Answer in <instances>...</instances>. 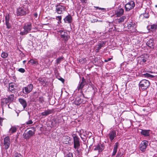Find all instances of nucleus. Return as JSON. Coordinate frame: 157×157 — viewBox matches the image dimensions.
<instances>
[{
    "instance_id": "1",
    "label": "nucleus",
    "mask_w": 157,
    "mask_h": 157,
    "mask_svg": "<svg viewBox=\"0 0 157 157\" xmlns=\"http://www.w3.org/2000/svg\"><path fill=\"white\" fill-rule=\"evenodd\" d=\"M32 130H29L26 132V131L23 134L24 138L26 140L29 139L31 137L33 136L36 132V128L34 127H32L31 128Z\"/></svg>"
},
{
    "instance_id": "2",
    "label": "nucleus",
    "mask_w": 157,
    "mask_h": 157,
    "mask_svg": "<svg viewBox=\"0 0 157 157\" xmlns=\"http://www.w3.org/2000/svg\"><path fill=\"white\" fill-rule=\"evenodd\" d=\"M29 11L27 8L22 6L17 9L16 14L17 17H21L25 15L28 14Z\"/></svg>"
},
{
    "instance_id": "3",
    "label": "nucleus",
    "mask_w": 157,
    "mask_h": 157,
    "mask_svg": "<svg viewBox=\"0 0 157 157\" xmlns=\"http://www.w3.org/2000/svg\"><path fill=\"white\" fill-rule=\"evenodd\" d=\"M150 84V83L149 81L146 79H143L141 80L139 83V87L142 90H145L148 88Z\"/></svg>"
},
{
    "instance_id": "4",
    "label": "nucleus",
    "mask_w": 157,
    "mask_h": 157,
    "mask_svg": "<svg viewBox=\"0 0 157 157\" xmlns=\"http://www.w3.org/2000/svg\"><path fill=\"white\" fill-rule=\"evenodd\" d=\"M24 30L20 32V34L22 35H25L29 33L32 29V25L31 23L25 25L23 26Z\"/></svg>"
},
{
    "instance_id": "5",
    "label": "nucleus",
    "mask_w": 157,
    "mask_h": 157,
    "mask_svg": "<svg viewBox=\"0 0 157 157\" xmlns=\"http://www.w3.org/2000/svg\"><path fill=\"white\" fill-rule=\"evenodd\" d=\"M73 138L74 147L77 149V151L79 152L78 149L80 146V139L77 135L74 134L72 135Z\"/></svg>"
},
{
    "instance_id": "6",
    "label": "nucleus",
    "mask_w": 157,
    "mask_h": 157,
    "mask_svg": "<svg viewBox=\"0 0 157 157\" xmlns=\"http://www.w3.org/2000/svg\"><path fill=\"white\" fill-rule=\"evenodd\" d=\"M14 99V94H11L8 96L7 98H4L2 99L1 103L2 105H4L5 104H7L8 103L12 102Z\"/></svg>"
},
{
    "instance_id": "7",
    "label": "nucleus",
    "mask_w": 157,
    "mask_h": 157,
    "mask_svg": "<svg viewBox=\"0 0 157 157\" xmlns=\"http://www.w3.org/2000/svg\"><path fill=\"white\" fill-rule=\"evenodd\" d=\"M135 6V3L134 1H131L126 4L124 6L126 11H128L133 9Z\"/></svg>"
},
{
    "instance_id": "8",
    "label": "nucleus",
    "mask_w": 157,
    "mask_h": 157,
    "mask_svg": "<svg viewBox=\"0 0 157 157\" xmlns=\"http://www.w3.org/2000/svg\"><path fill=\"white\" fill-rule=\"evenodd\" d=\"M33 85L31 84L28 85L27 86L23 88V92L25 94H27L30 93L33 89Z\"/></svg>"
},
{
    "instance_id": "9",
    "label": "nucleus",
    "mask_w": 157,
    "mask_h": 157,
    "mask_svg": "<svg viewBox=\"0 0 157 157\" xmlns=\"http://www.w3.org/2000/svg\"><path fill=\"white\" fill-rule=\"evenodd\" d=\"M56 11L58 14H61L65 10V7L62 5H59L56 6Z\"/></svg>"
},
{
    "instance_id": "10",
    "label": "nucleus",
    "mask_w": 157,
    "mask_h": 157,
    "mask_svg": "<svg viewBox=\"0 0 157 157\" xmlns=\"http://www.w3.org/2000/svg\"><path fill=\"white\" fill-rule=\"evenodd\" d=\"M4 144L5 148L6 149H8L9 147L10 144V137L9 136H7L4 138Z\"/></svg>"
},
{
    "instance_id": "11",
    "label": "nucleus",
    "mask_w": 157,
    "mask_h": 157,
    "mask_svg": "<svg viewBox=\"0 0 157 157\" xmlns=\"http://www.w3.org/2000/svg\"><path fill=\"white\" fill-rule=\"evenodd\" d=\"M110 140L112 142L114 138L116 136V132L113 130L110 132L108 134Z\"/></svg>"
},
{
    "instance_id": "12",
    "label": "nucleus",
    "mask_w": 157,
    "mask_h": 157,
    "mask_svg": "<svg viewBox=\"0 0 157 157\" xmlns=\"http://www.w3.org/2000/svg\"><path fill=\"white\" fill-rule=\"evenodd\" d=\"M86 79L84 77H82V79L81 81L79 82L78 86V90L82 89L84 87L85 85L86 84Z\"/></svg>"
},
{
    "instance_id": "13",
    "label": "nucleus",
    "mask_w": 157,
    "mask_h": 157,
    "mask_svg": "<svg viewBox=\"0 0 157 157\" xmlns=\"http://www.w3.org/2000/svg\"><path fill=\"white\" fill-rule=\"evenodd\" d=\"M65 23H71L72 21V18L70 14L66 16L63 19Z\"/></svg>"
},
{
    "instance_id": "14",
    "label": "nucleus",
    "mask_w": 157,
    "mask_h": 157,
    "mask_svg": "<svg viewBox=\"0 0 157 157\" xmlns=\"http://www.w3.org/2000/svg\"><path fill=\"white\" fill-rule=\"evenodd\" d=\"M53 111L54 110L53 109H48L45 110L44 112L41 113V115L43 116H46L52 113Z\"/></svg>"
},
{
    "instance_id": "15",
    "label": "nucleus",
    "mask_w": 157,
    "mask_h": 157,
    "mask_svg": "<svg viewBox=\"0 0 157 157\" xmlns=\"http://www.w3.org/2000/svg\"><path fill=\"white\" fill-rule=\"evenodd\" d=\"M105 43L104 41H102L101 43L98 44L97 45L96 47L95 52H99V50L101 49V48L103 47L104 45L105 44Z\"/></svg>"
},
{
    "instance_id": "16",
    "label": "nucleus",
    "mask_w": 157,
    "mask_h": 157,
    "mask_svg": "<svg viewBox=\"0 0 157 157\" xmlns=\"http://www.w3.org/2000/svg\"><path fill=\"white\" fill-rule=\"evenodd\" d=\"M63 139L64 143L66 144H72L73 142H71V138L68 136H63Z\"/></svg>"
},
{
    "instance_id": "17",
    "label": "nucleus",
    "mask_w": 157,
    "mask_h": 157,
    "mask_svg": "<svg viewBox=\"0 0 157 157\" xmlns=\"http://www.w3.org/2000/svg\"><path fill=\"white\" fill-rule=\"evenodd\" d=\"M124 12V10L122 8L119 9L115 11V14L117 17H120L122 15Z\"/></svg>"
},
{
    "instance_id": "18",
    "label": "nucleus",
    "mask_w": 157,
    "mask_h": 157,
    "mask_svg": "<svg viewBox=\"0 0 157 157\" xmlns=\"http://www.w3.org/2000/svg\"><path fill=\"white\" fill-rule=\"evenodd\" d=\"M104 149V146L102 144H98L94 148V150H98L99 152L102 151Z\"/></svg>"
},
{
    "instance_id": "19",
    "label": "nucleus",
    "mask_w": 157,
    "mask_h": 157,
    "mask_svg": "<svg viewBox=\"0 0 157 157\" xmlns=\"http://www.w3.org/2000/svg\"><path fill=\"white\" fill-rule=\"evenodd\" d=\"M18 101L23 106L24 109H25L27 106V103L25 100L24 99L19 98Z\"/></svg>"
},
{
    "instance_id": "20",
    "label": "nucleus",
    "mask_w": 157,
    "mask_h": 157,
    "mask_svg": "<svg viewBox=\"0 0 157 157\" xmlns=\"http://www.w3.org/2000/svg\"><path fill=\"white\" fill-rule=\"evenodd\" d=\"M146 45L151 48H154V43L153 40V39H150L147 42Z\"/></svg>"
},
{
    "instance_id": "21",
    "label": "nucleus",
    "mask_w": 157,
    "mask_h": 157,
    "mask_svg": "<svg viewBox=\"0 0 157 157\" xmlns=\"http://www.w3.org/2000/svg\"><path fill=\"white\" fill-rule=\"evenodd\" d=\"M83 101V99L79 97H77L75 99L74 101L75 105H78L81 104Z\"/></svg>"
},
{
    "instance_id": "22",
    "label": "nucleus",
    "mask_w": 157,
    "mask_h": 157,
    "mask_svg": "<svg viewBox=\"0 0 157 157\" xmlns=\"http://www.w3.org/2000/svg\"><path fill=\"white\" fill-rule=\"evenodd\" d=\"M141 131L140 132V133L142 135L146 136H149V132L150 131L149 130L141 129Z\"/></svg>"
},
{
    "instance_id": "23",
    "label": "nucleus",
    "mask_w": 157,
    "mask_h": 157,
    "mask_svg": "<svg viewBox=\"0 0 157 157\" xmlns=\"http://www.w3.org/2000/svg\"><path fill=\"white\" fill-rule=\"evenodd\" d=\"M61 36L65 41H67L69 37V36H67V33L65 32H63V34H61Z\"/></svg>"
},
{
    "instance_id": "24",
    "label": "nucleus",
    "mask_w": 157,
    "mask_h": 157,
    "mask_svg": "<svg viewBox=\"0 0 157 157\" xmlns=\"http://www.w3.org/2000/svg\"><path fill=\"white\" fill-rule=\"evenodd\" d=\"M38 80L43 85L45 86L46 85L47 81L44 78H39Z\"/></svg>"
},
{
    "instance_id": "25",
    "label": "nucleus",
    "mask_w": 157,
    "mask_h": 157,
    "mask_svg": "<svg viewBox=\"0 0 157 157\" xmlns=\"http://www.w3.org/2000/svg\"><path fill=\"white\" fill-rule=\"evenodd\" d=\"M126 19L125 16H122L117 19L118 22L120 23L124 21V20Z\"/></svg>"
},
{
    "instance_id": "26",
    "label": "nucleus",
    "mask_w": 157,
    "mask_h": 157,
    "mask_svg": "<svg viewBox=\"0 0 157 157\" xmlns=\"http://www.w3.org/2000/svg\"><path fill=\"white\" fill-rule=\"evenodd\" d=\"M135 24H133L131 22L130 23L127 24V27L128 29H131L133 28H134L135 27Z\"/></svg>"
},
{
    "instance_id": "27",
    "label": "nucleus",
    "mask_w": 157,
    "mask_h": 157,
    "mask_svg": "<svg viewBox=\"0 0 157 157\" xmlns=\"http://www.w3.org/2000/svg\"><path fill=\"white\" fill-rule=\"evenodd\" d=\"M146 146L142 144H140V145L139 148L140 150L142 151H144L147 148Z\"/></svg>"
},
{
    "instance_id": "28",
    "label": "nucleus",
    "mask_w": 157,
    "mask_h": 157,
    "mask_svg": "<svg viewBox=\"0 0 157 157\" xmlns=\"http://www.w3.org/2000/svg\"><path fill=\"white\" fill-rule=\"evenodd\" d=\"M14 85H13L12 83H10L9 84V90L12 93H13V91H14Z\"/></svg>"
},
{
    "instance_id": "29",
    "label": "nucleus",
    "mask_w": 157,
    "mask_h": 157,
    "mask_svg": "<svg viewBox=\"0 0 157 157\" xmlns=\"http://www.w3.org/2000/svg\"><path fill=\"white\" fill-rule=\"evenodd\" d=\"M29 63H32V64H35L36 65L38 64V62L37 61H35L33 59H31L28 61Z\"/></svg>"
},
{
    "instance_id": "30",
    "label": "nucleus",
    "mask_w": 157,
    "mask_h": 157,
    "mask_svg": "<svg viewBox=\"0 0 157 157\" xmlns=\"http://www.w3.org/2000/svg\"><path fill=\"white\" fill-rule=\"evenodd\" d=\"M150 26L151 29L153 31L155 30L156 29H157V24L151 25Z\"/></svg>"
},
{
    "instance_id": "31",
    "label": "nucleus",
    "mask_w": 157,
    "mask_h": 157,
    "mask_svg": "<svg viewBox=\"0 0 157 157\" xmlns=\"http://www.w3.org/2000/svg\"><path fill=\"white\" fill-rule=\"evenodd\" d=\"M145 77H147L149 78H153L154 76V75H151L148 73H146L143 75Z\"/></svg>"
},
{
    "instance_id": "32",
    "label": "nucleus",
    "mask_w": 157,
    "mask_h": 157,
    "mask_svg": "<svg viewBox=\"0 0 157 157\" xmlns=\"http://www.w3.org/2000/svg\"><path fill=\"white\" fill-rule=\"evenodd\" d=\"M63 60V57H59L56 60V63L57 64H58L60 63V62Z\"/></svg>"
},
{
    "instance_id": "33",
    "label": "nucleus",
    "mask_w": 157,
    "mask_h": 157,
    "mask_svg": "<svg viewBox=\"0 0 157 157\" xmlns=\"http://www.w3.org/2000/svg\"><path fill=\"white\" fill-rule=\"evenodd\" d=\"M8 56V54L5 52H3L1 54V57L3 58H7Z\"/></svg>"
},
{
    "instance_id": "34",
    "label": "nucleus",
    "mask_w": 157,
    "mask_h": 157,
    "mask_svg": "<svg viewBox=\"0 0 157 157\" xmlns=\"http://www.w3.org/2000/svg\"><path fill=\"white\" fill-rule=\"evenodd\" d=\"M6 27L8 29H10L11 28V24L9 22V21L6 22Z\"/></svg>"
},
{
    "instance_id": "35",
    "label": "nucleus",
    "mask_w": 157,
    "mask_h": 157,
    "mask_svg": "<svg viewBox=\"0 0 157 157\" xmlns=\"http://www.w3.org/2000/svg\"><path fill=\"white\" fill-rule=\"evenodd\" d=\"M140 17H144L145 18H148L149 17L148 14V13H146L144 14H141L140 15Z\"/></svg>"
},
{
    "instance_id": "36",
    "label": "nucleus",
    "mask_w": 157,
    "mask_h": 157,
    "mask_svg": "<svg viewBox=\"0 0 157 157\" xmlns=\"http://www.w3.org/2000/svg\"><path fill=\"white\" fill-rule=\"evenodd\" d=\"M10 131H11V133H13L16 132L17 131V128L16 127H13L10 128Z\"/></svg>"
},
{
    "instance_id": "37",
    "label": "nucleus",
    "mask_w": 157,
    "mask_h": 157,
    "mask_svg": "<svg viewBox=\"0 0 157 157\" xmlns=\"http://www.w3.org/2000/svg\"><path fill=\"white\" fill-rule=\"evenodd\" d=\"M140 58V60L141 61H142L144 63L146 62L147 61L146 58H144L143 55L141 56Z\"/></svg>"
},
{
    "instance_id": "38",
    "label": "nucleus",
    "mask_w": 157,
    "mask_h": 157,
    "mask_svg": "<svg viewBox=\"0 0 157 157\" xmlns=\"http://www.w3.org/2000/svg\"><path fill=\"white\" fill-rule=\"evenodd\" d=\"M148 143V141L147 140H144L141 143V144H142L146 146V147H147L148 145L147 144Z\"/></svg>"
},
{
    "instance_id": "39",
    "label": "nucleus",
    "mask_w": 157,
    "mask_h": 157,
    "mask_svg": "<svg viewBox=\"0 0 157 157\" xmlns=\"http://www.w3.org/2000/svg\"><path fill=\"white\" fill-rule=\"evenodd\" d=\"M5 21H10V16L9 14H8L5 16Z\"/></svg>"
},
{
    "instance_id": "40",
    "label": "nucleus",
    "mask_w": 157,
    "mask_h": 157,
    "mask_svg": "<svg viewBox=\"0 0 157 157\" xmlns=\"http://www.w3.org/2000/svg\"><path fill=\"white\" fill-rule=\"evenodd\" d=\"M123 155V153L120 151H118L116 157H121Z\"/></svg>"
},
{
    "instance_id": "41",
    "label": "nucleus",
    "mask_w": 157,
    "mask_h": 157,
    "mask_svg": "<svg viewBox=\"0 0 157 157\" xmlns=\"http://www.w3.org/2000/svg\"><path fill=\"white\" fill-rule=\"evenodd\" d=\"M119 146V143L118 142H116L115 143L114 145L113 149H117Z\"/></svg>"
},
{
    "instance_id": "42",
    "label": "nucleus",
    "mask_w": 157,
    "mask_h": 157,
    "mask_svg": "<svg viewBox=\"0 0 157 157\" xmlns=\"http://www.w3.org/2000/svg\"><path fill=\"white\" fill-rule=\"evenodd\" d=\"M33 122L32 120H30L26 122L27 125L31 124L33 123Z\"/></svg>"
},
{
    "instance_id": "43",
    "label": "nucleus",
    "mask_w": 157,
    "mask_h": 157,
    "mask_svg": "<svg viewBox=\"0 0 157 157\" xmlns=\"http://www.w3.org/2000/svg\"><path fill=\"white\" fill-rule=\"evenodd\" d=\"M59 121V119H58V120L55 119L54 120V122H55V126H56L57 125H58V124L60 123V122Z\"/></svg>"
},
{
    "instance_id": "44",
    "label": "nucleus",
    "mask_w": 157,
    "mask_h": 157,
    "mask_svg": "<svg viewBox=\"0 0 157 157\" xmlns=\"http://www.w3.org/2000/svg\"><path fill=\"white\" fill-rule=\"evenodd\" d=\"M18 71L21 73H23L25 71V70L23 68H20L19 69Z\"/></svg>"
},
{
    "instance_id": "45",
    "label": "nucleus",
    "mask_w": 157,
    "mask_h": 157,
    "mask_svg": "<svg viewBox=\"0 0 157 157\" xmlns=\"http://www.w3.org/2000/svg\"><path fill=\"white\" fill-rule=\"evenodd\" d=\"M65 157H73V154L71 153H69L67 154Z\"/></svg>"
},
{
    "instance_id": "46",
    "label": "nucleus",
    "mask_w": 157,
    "mask_h": 157,
    "mask_svg": "<svg viewBox=\"0 0 157 157\" xmlns=\"http://www.w3.org/2000/svg\"><path fill=\"white\" fill-rule=\"evenodd\" d=\"M117 149H113V151L112 155L113 156H114L117 153Z\"/></svg>"
},
{
    "instance_id": "47",
    "label": "nucleus",
    "mask_w": 157,
    "mask_h": 157,
    "mask_svg": "<svg viewBox=\"0 0 157 157\" xmlns=\"http://www.w3.org/2000/svg\"><path fill=\"white\" fill-rule=\"evenodd\" d=\"M15 157H22L21 155L20 154L16 153L15 155Z\"/></svg>"
},
{
    "instance_id": "48",
    "label": "nucleus",
    "mask_w": 157,
    "mask_h": 157,
    "mask_svg": "<svg viewBox=\"0 0 157 157\" xmlns=\"http://www.w3.org/2000/svg\"><path fill=\"white\" fill-rule=\"evenodd\" d=\"M58 79L59 80L61 81L63 83L65 81L64 79L61 77H60V78H58Z\"/></svg>"
},
{
    "instance_id": "49",
    "label": "nucleus",
    "mask_w": 157,
    "mask_h": 157,
    "mask_svg": "<svg viewBox=\"0 0 157 157\" xmlns=\"http://www.w3.org/2000/svg\"><path fill=\"white\" fill-rule=\"evenodd\" d=\"M57 18V19L59 20L61 22V16H59L56 17Z\"/></svg>"
},
{
    "instance_id": "50",
    "label": "nucleus",
    "mask_w": 157,
    "mask_h": 157,
    "mask_svg": "<svg viewBox=\"0 0 157 157\" xmlns=\"http://www.w3.org/2000/svg\"><path fill=\"white\" fill-rule=\"evenodd\" d=\"M97 9H98L99 10H105V9L104 8H100L98 7H95Z\"/></svg>"
},
{
    "instance_id": "51",
    "label": "nucleus",
    "mask_w": 157,
    "mask_h": 157,
    "mask_svg": "<svg viewBox=\"0 0 157 157\" xmlns=\"http://www.w3.org/2000/svg\"><path fill=\"white\" fill-rule=\"evenodd\" d=\"M93 21H91V22L92 23H93V22H94V23L95 22H96L97 21H99L98 20H94V19L93 20Z\"/></svg>"
},
{
    "instance_id": "52",
    "label": "nucleus",
    "mask_w": 157,
    "mask_h": 157,
    "mask_svg": "<svg viewBox=\"0 0 157 157\" xmlns=\"http://www.w3.org/2000/svg\"><path fill=\"white\" fill-rule=\"evenodd\" d=\"M112 59V58H109L107 60H105V61L106 62H107L108 61H110L111 59Z\"/></svg>"
},
{
    "instance_id": "53",
    "label": "nucleus",
    "mask_w": 157,
    "mask_h": 157,
    "mask_svg": "<svg viewBox=\"0 0 157 157\" xmlns=\"http://www.w3.org/2000/svg\"><path fill=\"white\" fill-rule=\"evenodd\" d=\"M59 32L61 34H61H63V30H60L59 31Z\"/></svg>"
},
{
    "instance_id": "54",
    "label": "nucleus",
    "mask_w": 157,
    "mask_h": 157,
    "mask_svg": "<svg viewBox=\"0 0 157 157\" xmlns=\"http://www.w3.org/2000/svg\"><path fill=\"white\" fill-rule=\"evenodd\" d=\"M2 118L0 117V125L1 124L2 122Z\"/></svg>"
},
{
    "instance_id": "55",
    "label": "nucleus",
    "mask_w": 157,
    "mask_h": 157,
    "mask_svg": "<svg viewBox=\"0 0 157 157\" xmlns=\"http://www.w3.org/2000/svg\"><path fill=\"white\" fill-rule=\"evenodd\" d=\"M81 137V139L82 140L84 141H85V138H83V137H82L81 136H80Z\"/></svg>"
},
{
    "instance_id": "56",
    "label": "nucleus",
    "mask_w": 157,
    "mask_h": 157,
    "mask_svg": "<svg viewBox=\"0 0 157 157\" xmlns=\"http://www.w3.org/2000/svg\"><path fill=\"white\" fill-rule=\"evenodd\" d=\"M34 16L36 17H37V14L36 13L34 14Z\"/></svg>"
},
{
    "instance_id": "57",
    "label": "nucleus",
    "mask_w": 157,
    "mask_h": 157,
    "mask_svg": "<svg viewBox=\"0 0 157 157\" xmlns=\"http://www.w3.org/2000/svg\"><path fill=\"white\" fill-rule=\"evenodd\" d=\"M88 134L89 135H90V136H91V135L92 134L90 132H87Z\"/></svg>"
},
{
    "instance_id": "58",
    "label": "nucleus",
    "mask_w": 157,
    "mask_h": 157,
    "mask_svg": "<svg viewBox=\"0 0 157 157\" xmlns=\"http://www.w3.org/2000/svg\"><path fill=\"white\" fill-rule=\"evenodd\" d=\"M26 62V60L23 61V63L24 64Z\"/></svg>"
},
{
    "instance_id": "59",
    "label": "nucleus",
    "mask_w": 157,
    "mask_h": 157,
    "mask_svg": "<svg viewBox=\"0 0 157 157\" xmlns=\"http://www.w3.org/2000/svg\"><path fill=\"white\" fill-rule=\"evenodd\" d=\"M82 2H85L86 1V0H82Z\"/></svg>"
},
{
    "instance_id": "60",
    "label": "nucleus",
    "mask_w": 157,
    "mask_h": 157,
    "mask_svg": "<svg viewBox=\"0 0 157 157\" xmlns=\"http://www.w3.org/2000/svg\"><path fill=\"white\" fill-rule=\"evenodd\" d=\"M18 135H19L18 133H17V137H18Z\"/></svg>"
},
{
    "instance_id": "61",
    "label": "nucleus",
    "mask_w": 157,
    "mask_h": 157,
    "mask_svg": "<svg viewBox=\"0 0 157 157\" xmlns=\"http://www.w3.org/2000/svg\"><path fill=\"white\" fill-rule=\"evenodd\" d=\"M18 135H19L18 133H17V137H18Z\"/></svg>"
},
{
    "instance_id": "62",
    "label": "nucleus",
    "mask_w": 157,
    "mask_h": 157,
    "mask_svg": "<svg viewBox=\"0 0 157 157\" xmlns=\"http://www.w3.org/2000/svg\"><path fill=\"white\" fill-rule=\"evenodd\" d=\"M18 135H19L18 133H17V137H18Z\"/></svg>"
},
{
    "instance_id": "63",
    "label": "nucleus",
    "mask_w": 157,
    "mask_h": 157,
    "mask_svg": "<svg viewBox=\"0 0 157 157\" xmlns=\"http://www.w3.org/2000/svg\"><path fill=\"white\" fill-rule=\"evenodd\" d=\"M8 106L9 108H10V106H9V105H8Z\"/></svg>"
},
{
    "instance_id": "64",
    "label": "nucleus",
    "mask_w": 157,
    "mask_h": 157,
    "mask_svg": "<svg viewBox=\"0 0 157 157\" xmlns=\"http://www.w3.org/2000/svg\"><path fill=\"white\" fill-rule=\"evenodd\" d=\"M156 6V7H157V5H156V6Z\"/></svg>"
}]
</instances>
